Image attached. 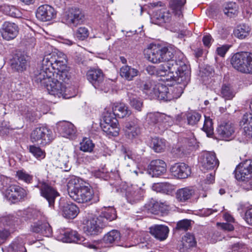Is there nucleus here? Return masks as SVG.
<instances>
[{
    "instance_id": "obj_1",
    "label": "nucleus",
    "mask_w": 252,
    "mask_h": 252,
    "mask_svg": "<svg viewBox=\"0 0 252 252\" xmlns=\"http://www.w3.org/2000/svg\"><path fill=\"white\" fill-rule=\"evenodd\" d=\"M21 215H26L25 218L30 221L31 231L40 233L45 236H50L52 230L46 218L43 213L35 209H29L27 211L20 212Z\"/></svg>"
},
{
    "instance_id": "obj_2",
    "label": "nucleus",
    "mask_w": 252,
    "mask_h": 252,
    "mask_svg": "<svg viewBox=\"0 0 252 252\" xmlns=\"http://www.w3.org/2000/svg\"><path fill=\"white\" fill-rule=\"evenodd\" d=\"M176 57V65L174 67V72L170 75V79L176 81L178 84L186 86L190 81V71L187 64L186 59L182 53H178Z\"/></svg>"
},
{
    "instance_id": "obj_3",
    "label": "nucleus",
    "mask_w": 252,
    "mask_h": 252,
    "mask_svg": "<svg viewBox=\"0 0 252 252\" xmlns=\"http://www.w3.org/2000/svg\"><path fill=\"white\" fill-rule=\"evenodd\" d=\"M146 121L155 133L161 134L174 124L172 118L164 113L150 112L147 114Z\"/></svg>"
},
{
    "instance_id": "obj_4",
    "label": "nucleus",
    "mask_w": 252,
    "mask_h": 252,
    "mask_svg": "<svg viewBox=\"0 0 252 252\" xmlns=\"http://www.w3.org/2000/svg\"><path fill=\"white\" fill-rule=\"evenodd\" d=\"M145 52L148 60L154 63L170 60L174 55L172 49L154 44H150Z\"/></svg>"
},
{
    "instance_id": "obj_5",
    "label": "nucleus",
    "mask_w": 252,
    "mask_h": 252,
    "mask_svg": "<svg viewBox=\"0 0 252 252\" xmlns=\"http://www.w3.org/2000/svg\"><path fill=\"white\" fill-rule=\"evenodd\" d=\"M234 172L236 179L242 181L243 188L247 190H252V160L240 163Z\"/></svg>"
},
{
    "instance_id": "obj_6",
    "label": "nucleus",
    "mask_w": 252,
    "mask_h": 252,
    "mask_svg": "<svg viewBox=\"0 0 252 252\" xmlns=\"http://www.w3.org/2000/svg\"><path fill=\"white\" fill-rule=\"evenodd\" d=\"M59 239L65 243H82L84 246L95 251H97L101 247L99 242L87 241L83 237H81L76 231L70 229L66 230L61 233Z\"/></svg>"
},
{
    "instance_id": "obj_7",
    "label": "nucleus",
    "mask_w": 252,
    "mask_h": 252,
    "mask_svg": "<svg viewBox=\"0 0 252 252\" xmlns=\"http://www.w3.org/2000/svg\"><path fill=\"white\" fill-rule=\"evenodd\" d=\"M87 78L95 89L101 92L107 93L111 89L110 84L104 81L103 73L99 69L89 70L87 73Z\"/></svg>"
},
{
    "instance_id": "obj_8",
    "label": "nucleus",
    "mask_w": 252,
    "mask_h": 252,
    "mask_svg": "<svg viewBox=\"0 0 252 252\" xmlns=\"http://www.w3.org/2000/svg\"><path fill=\"white\" fill-rule=\"evenodd\" d=\"M105 222L98 217L88 216L82 221V228L88 235H96L102 232Z\"/></svg>"
},
{
    "instance_id": "obj_9",
    "label": "nucleus",
    "mask_w": 252,
    "mask_h": 252,
    "mask_svg": "<svg viewBox=\"0 0 252 252\" xmlns=\"http://www.w3.org/2000/svg\"><path fill=\"white\" fill-rule=\"evenodd\" d=\"M30 138L32 142L44 146L49 144L53 139V132L47 126H38L32 131Z\"/></svg>"
},
{
    "instance_id": "obj_10",
    "label": "nucleus",
    "mask_w": 252,
    "mask_h": 252,
    "mask_svg": "<svg viewBox=\"0 0 252 252\" xmlns=\"http://www.w3.org/2000/svg\"><path fill=\"white\" fill-rule=\"evenodd\" d=\"M19 218L9 215L0 217V244L3 243L11 234L10 226L18 225Z\"/></svg>"
},
{
    "instance_id": "obj_11",
    "label": "nucleus",
    "mask_w": 252,
    "mask_h": 252,
    "mask_svg": "<svg viewBox=\"0 0 252 252\" xmlns=\"http://www.w3.org/2000/svg\"><path fill=\"white\" fill-rule=\"evenodd\" d=\"M28 193L26 189L15 185L8 186L3 192L4 197L13 203L24 201Z\"/></svg>"
},
{
    "instance_id": "obj_12",
    "label": "nucleus",
    "mask_w": 252,
    "mask_h": 252,
    "mask_svg": "<svg viewBox=\"0 0 252 252\" xmlns=\"http://www.w3.org/2000/svg\"><path fill=\"white\" fill-rule=\"evenodd\" d=\"M250 53L241 52L235 54L231 60V64L233 67L244 73H248V65H250Z\"/></svg>"
},
{
    "instance_id": "obj_13",
    "label": "nucleus",
    "mask_w": 252,
    "mask_h": 252,
    "mask_svg": "<svg viewBox=\"0 0 252 252\" xmlns=\"http://www.w3.org/2000/svg\"><path fill=\"white\" fill-rule=\"evenodd\" d=\"M64 81L60 80L59 78L56 76L53 77L49 81L47 84L44 86L46 88L48 93L58 97H63L68 98L70 96H67L65 94L66 87L64 84Z\"/></svg>"
},
{
    "instance_id": "obj_14",
    "label": "nucleus",
    "mask_w": 252,
    "mask_h": 252,
    "mask_svg": "<svg viewBox=\"0 0 252 252\" xmlns=\"http://www.w3.org/2000/svg\"><path fill=\"white\" fill-rule=\"evenodd\" d=\"M75 201L84 203L92 201L96 202L99 201V197L94 195L90 187L83 186L70 197Z\"/></svg>"
},
{
    "instance_id": "obj_15",
    "label": "nucleus",
    "mask_w": 252,
    "mask_h": 252,
    "mask_svg": "<svg viewBox=\"0 0 252 252\" xmlns=\"http://www.w3.org/2000/svg\"><path fill=\"white\" fill-rule=\"evenodd\" d=\"M167 61V63L160 64L156 69L155 67L150 66L147 68V70L151 75L155 74L158 76H166L165 80H170V75H171L175 71L174 67L176 65V59Z\"/></svg>"
},
{
    "instance_id": "obj_16",
    "label": "nucleus",
    "mask_w": 252,
    "mask_h": 252,
    "mask_svg": "<svg viewBox=\"0 0 252 252\" xmlns=\"http://www.w3.org/2000/svg\"><path fill=\"white\" fill-rule=\"evenodd\" d=\"M41 195L48 202L50 207H54L55 199L60 195L59 193L53 187L44 182H40L37 186Z\"/></svg>"
},
{
    "instance_id": "obj_17",
    "label": "nucleus",
    "mask_w": 252,
    "mask_h": 252,
    "mask_svg": "<svg viewBox=\"0 0 252 252\" xmlns=\"http://www.w3.org/2000/svg\"><path fill=\"white\" fill-rule=\"evenodd\" d=\"M144 190L137 185H132L126 189L125 198L128 203L134 204L143 199Z\"/></svg>"
},
{
    "instance_id": "obj_18",
    "label": "nucleus",
    "mask_w": 252,
    "mask_h": 252,
    "mask_svg": "<svg viewBox=\"0 0 252 252\" xmlns=\"http://www.w3.org/2000/svg\"><path fill=\"white\" fill-rule=\"evenodd\" d=\"M217 131L220 138L229 141L234 137L235 127L230 122H222L218 126Z\"/></svg>"
},
{
    "instance_id": "obj_19",
    "label": "nucleus",
    "mask_w": 252,
    "mask_h": 252,
    "mask_svg": "<svg viewBox=\"0 0 252 252\" xmlns=\"http://www.w3.org/2000/svg\"><path fill=\"white\" fill-rule=\"evenodd\" d=\"M172 18V14L169 9L165 7H158L153 13L152 20L155 24L161 25L170 23Z\"/></svg>"
},
{
    "instance_id": "obj_20",
    "label": "nucleus",
    "mask_w": 252,
    "mask_h": 252,
    "mask_svg": "<svg viewBox=\"0 0 252 252\" xmlns=\"http://www.w3.org/2000/svg\"><path fill=\"white\" fill-rule=\"evenodd\" d=\"M199 197L196 190L191 187H186L178 189L176 193V198L179 202H185L192 199L196 201Z\"/></svg>"
},
{
    "instance_id": "obj_21",
    "label": "nucleus",
    "mask_w": 252,
    "mask_h": 252,
    "mask_svg": "<svg viewBox=\"0 0 252 252\" xmlns=\"http://www.w3.org/2000/svg\"><path fill=\"white\" fill-rule=\"evenodd\" d=\"M200 159L201 166L204 170H214L219 166V161L214 152H205L201 156Z\"/></svg>"
},
{
    "instance_id": "obj_22",
    "label": "nucleus",
    "mask_w": 252,
    "mask_h": 252,
    "mask_svg": "<svg viewBox=\"0 0 252 252\" xmlns=\"http://www.w3.org/2000/svg\"><path fill=\"white\" fill-rule=\"evenodd\" d=\"M84 16L80 9L71 8L66 12L64 20L70 26H76L83 22Z\"/></svg>"
},
{
    "instance_id": "obj_23",
    "label": "nucleus",
    "mask_w": 252,
    "mask_h": 252,
    "mask_svg": "<svg viewBox=\"0 0 252 252\" xmlns=\"http://www.w3.org/2000/svg\"><path fill=\"white\" fill-rule=\"evenodd\" d=\"M52 68L55 76L64 82L68 80L69 75L67 67L63 61L57 59V56L56 61L53 62Z\"/></svg>"
},
{
    "instance_id": "obj_24",
    "label": "nucleus",
    "mask_w": 252,
    "mask_h": 252,
    "mask_svg": "<svg viewBox=\"0 0 252 252\" xmlns=\"http://www.w3.org/2000/svg\"><path fill=\"white\" fill-rule=\"evenodd\" d=\"M55 74L53 71L37 67L33 72V80L34 82L41 86H45L49 82Z\"/></svg>"
},
{
    "instance_id": "obj_25",
    "label": "nucleus",
    "mask_w": 252,
    "mask_h": 252,
    "mask_svg": "<svg viewBox=\"0 0 252 252\" xmlns=\"http://www.w3.org/2000/svg\"><path fill=\"white\" fill-rule=\"evenodd\" d=\"M0 32L3 38L10 40L17 36L19 32V28L14 23L5 22L2 25Z\"/></svg>"
},
{
    "instance_id": "obj_26",
    "label": "nucleus",
    "mask_w": 252,
    "mask_h": 252,
    "mask_svg": "<svg viewBox=\"0 0 252 252\" xmlns=\"http://www.w3.org/2000/svg\"><path fill=\"white\" fill-rule=\"evenodd\" d=\"M28 57L21 53H17L14 55L11 60L12 68L15 70L22 72L25 70L28 64Z\"/></svg>"
},
{
    "instance_id": "obj_27",
    "label": "nucleus",
    "mask_w": 252,
    "mask_h": 252,
    "mask_svg": "<svg viewBox=\"0 0 252 252\" xmlns=\"http://www.w3.org/2000/svg\"><path fill=\"white\" fill-rule=\"evenodd\" d=\"M171 89L172 88H170L169 90L165 85L161 83H158L155 85L154 87L153 88V96L152 98H155L164 101H170L172 99V97L169 92Z\"/></svg>"
},
{
    "instance_id": "obj_28",
    "label": "nucleus",
    "mask_w": 252,
    "mask_h": 252,
    "mask_svg": "<svg viewBox=\"0 0 252 252\" xmlns=\"http://www.w3.org/2000/svg\"><path fill=\"white\" fill-rule=\"evenodd\" d=\"M56 12L53 7L48 4L40 6L37 9L36 18L40 21L46 22L56 17Z\"/></svg>"
},
{
    "instance_id": "obj_29",
    "label": "nucleus",
    "mask_w": 252,
    "mask_h": 252,
    "mask_svg": "<svg viewBox=\"0 0 252 252\" xmlns=\"http://www.w3.org/2000/svg\"><path fill=\"white\" fill-rule=\"evenodd\" d=\"M166 163L161 159L152 160L149 166L148 172L153 177H158L166 172Z\"/></svg>"
},
{
    "instance_id": "obj_30",
    "label": "nucleus",
    "mask_w": 252,
    "mask_h": 252,
    "mask_svg": "<svg viewBox=\"0 0 252 252\" xmlns=\"http://www.w3.org/2000/svg\"><path fill=\"white\" fill-rule=\"evenodd\" d=\"M170 171L175 177L184 179L187 178L190 174L189 167L184 163H177L172 165Z\"/></svg>"
},
{
    "instance_id": "obj_31",
    "label": "nucleus",
    "mask_w": 252,
    "mask_h": 252,
    "mask_svg": "<svg viewBox=\"0 0 252 252\" xmlns=\"http://www.w3.org/2000/svg\"><path fill=\"white\" fill-rule=\"evenodd\" d=\"M125 134L129 139L136 138L141 133L140 128L137 120L129 121L125 124Z\"/></svg>"
},
{
    "instance_id": "obj_32",
    "label": "nucleus",
    "mask_w": 252,
    "mask_h": 252,
    "mask_svg": "<svg viewBox=\"0 0 252 252\" xmlns=\"http://www.w3.org/2000/svg\"><path fill=\"white\" fill-rule=\"evenodd\" d=\"M57 129L59 132L64 137L73 136L76 132L74 126L68 122H62L58 123Z\"/></svg>"
},
{
    "instance_id": "obj_33",
    "label": "nucleus",
    "mask_w": 252,
    "mask_h": 252,
    "mask_svg": "<svg viewBox=\"0 0 252 252\" xmlns=\"http://www.w3.org/2000/svg\"><path fill=\"white\" fill-rule=\"evenodd\" d=\"M240 126L246 137L252 139V113L244 115L240 122Z\"/></svg>"
},
{
    "instance_id": "obj_34",
    "label": "nucleus",
    "mask_w": 252,
    "mask_h": 252,
    "mask_svg": "<svg viewBox=\"0 0 252 252\" xmlns=\"http://www.w3.org/2000/svg\"><path fill=\"white\" fill-rule=\"evenodd\" d=\"M25 243L23 238L17 237L8 247L2 249L3 252H27Z\"/></svg>"
},
{
    "instance_id": "obj_35",
    "label": "nucleus",
    "mask_w": 252,
    "mask_h": 252,
    "mask_svg": "<svg viewBox=\"0 0 252 252\" xmlns=\"http://www.w3.org/2000/svg\"><path fill=\"white\" fill-rule=\"evenodd\" d=\"M150 232L157 239L162 241L167 237L169 229L164 225H155L150 228Z\"/></svg>"
},
{
    "instance_id": "obj_36",
    "label": "nucleus",
    "mask_w": 252,
    "mask_h": 252,
    "mask_svg": "<svg viewBox=\"0 0 252 252\" xmlns=\"http://www.w3.org/2000/svg\"><path fill=\"white\" fill-rule=\"evenodd\" d=\"M121 239V234L119 231L116 230H112L108 232L103 237V239L100 241H98L100 243L101 247L99 249H100L103 246V243L106 245L111 244H117ZM98 250V249L97 250Z\"/></svg>"
},
{
    "instance_id": "obj_37",
    "label": "nucleus",
    "mask_w": 252,
    "mask_h": 252,
    "mask_svg": "<svg viewBox=\"0 0 252 252\" xmlns=\"http://www.w3.org/2000/svg\"><path fill=\"white\" fill-rule=\"evenodd\" d=\"M112 109V112L120 118L128 117L131 114V111L128 106L124 103H114Z\"/></svg>"
},
{
    "instance_id": "obj_38",
    "label": "nucleus",
    "mask_w": 252,
    "mask_h": 252,
    "mask_svg": "<svg viewBox=\"0 0 252 252\" xmlns=\"http://www.w3.org/2000/svg\"><path fill=\"white\" fill-rule=\"evenodd\" d=\"M127 96L130 105L135 109L140 111L143 106V102L141 99L138 97V92L133 90H130L127 92Z\"/></svg>"
},
{
    "instance_id": "obj_39",
    "label": "nucleus",
    "mask_w": 252,
    "mask_h": 252,
    "mask_svg": "<svg viewBox=\"0 0 252 252\" xmlns=\"http://www.w3.org/2000/svg\"><path fill=\"white\" fill-rule=\"evenodd\" d=\"M139 71L128 65L123 66L120 69V75L127 81H131L138 74Z\"/></svg>"
},
{
    "instance_id": "obj_40",
    "label": "nucleus",
    "mask_w": 252,
    "mask_h": 252,
    "mask_svg": "<svg viewBox=\"0 0 252 252\" xmlns=\"http://www.w3.org/2000/svg\"><path fill=\"white\" fill-rule=\"evenodd\" d=\"M56 61V54L55 52L48 54L44 56L41 63L38 65V67L42 68L47 71H53V64L54 62Z\"/></svg>"
},
{
    "instance_id": "obj_41",
    "label": "nucleus",
    "mask_w": 252,
    "mask_h": 252,
    "mask_svg": "<svg viewBox=\"0 0 252 252\" xmlns=\"http://www.w3.org/2000/svg\"><path fill=\"white\" fill-rule=\"evenodd\" d=\"M186 0H171L169 7L172 10L175 17L180 18L183 16L182 11Z\"/></svg>"
},
{
    "instance_id": "obj_42",
    "label": "nucleus",
    "mask_w": 252,
    "mask_h": 252,
    "mask_svg": "<svg viewBox=\"0 0 252 252\" xmlns=\"http://www.w3.org/2000/svg\"><path fill=\"white\" fill-rule=\"evenodd\" d=\"M82 181L76 177H72L67 183V191L68 194L71 197L73 193H75L82 187H83Z\"/></svg>"
},
{
    "instance_id": "obj_43",
    "label": "nucleus",
    "mask_w": 252,
    "mask_h": 252,
    "mask_svg": "<svg viewBox=\"0 0 252 252\" xmlns=\"http://www.w3.org/2000/svg\"><path fill=\"white\" fill-rule=\"evenodd\" d=\"M196 244L194 236L190 233H187L183 238L180 248L181 252H186Z\"/></svg>"
},
{
    "instance_id": "obj_44",
    "label": "nucleus",
    "mask_w": 252,
    "mask_h": 252,
    "mask_svg": "<svg viewBox=\"0 0 252 252\" xmlns=\"http://www.w3.org/2000/svg\"><path fill=\"white\" fill-rule=\"evenodd\" d=\"M62 212L64 217L73 219L77 216L79 213V208L73 203L66 204L63 207Z\"/></svg>"
},
{
    "instance_id": "obj_45",
    "label": "nucleus",
    "mask_w": 252,
    "mask_h": 252,
    "mask_svg": "<svg viewBox=\"0 0 252 252\" xmlns=\"http://www.w3.org/2000/svg\"><path fill=\"white\" fill-rule=\"evenodd\" d=\"M117 218L116 212L115 209L112 207H105L101 211L98 218L100 220H103V222H106L104 220H108L109 221H112L116 219Z\"/></svg>"
},
{
    "instance_id": "obj_46",
    "label": "nucleus",
    "mask_w": 252,
    "mask_h": 252,
    "mask_svg": "<svg viewBox=\"0 0 252 252\" xmlns=\"http://www.w3.org/2000/svg\"><path fill=\"white\" fill-rule=\"evenodd\" d=\"M118 124V121L116 119V116L110 109L105 108L103 112V122L101 123V126Z\"/></svg>"
},
{
    "instance_id": "obj_47",
    "label": "nucleus",
    "mask_w": 252,
    "mask_h": 252,
    "mask_svg": "<svg viewBox=\"0 0 252 252\" xmlns=\"http://www.w3.org/2000/svg\"><path fill=\"white\" fill-rule=\"evenodd\" d=\"M57 165L64 171H68L71 168L68 156L64 152L60 154L57 160Z\"/></svg>"
},
{
    "instance_id": "obj_48",
    "label": "nucleus",
    "mask_w": 252,
    "mask_h": 252,
    "mask_svg": "<svg viewBox=\"0 0 252 252\" xmlns=\"http://www.w3.org/2000/svg\"><path fill=\"white\" fill-rule=\"evenodd\" d=\"M251 29L248 25H240L234 30V34L237 38L243 39L247 37L250 34Z\"/></svg>"
},
{
    "instance_id": "obj_49",
    "label": "nucleus",
    "mask_w": 252,
    "mask_h": 252,
    "mask_svg": "<svg viewBox=\"0 0 252 252\" xmlns=\"http://www.w3.org/2000/svg\"><path fill=\"white\" fill-rule=\"evenodd\" d=\"M235 92L229 84H223L221 86L220 95L225 100H231L235 96Z\"/></svg>"
},
{
    "instance_id": "obj_50",
    "label": "nucleus",
    "mask_w": 252,
    "mask_h": 252,
    "mask_svg": "<svg viewBox=\"0 0 252 252\" xmlns=\"http://www.w3.org/2000/svg\"><path fill=\"white\" fill-rule=\"evenodd\" d=\"M222 10L225 15L232 17L237 14L238 6L235 2H229L223 4Z\"/></svg>"
},
{
    "instance_id": "obj_51",
    "label": "nucleus",
    "mask_w": 252,
    "mask_h": 252,
    "mask_svg": "<svg viewBox=\"0 0 252 252\" xmlns=\"http://www.w3.org/2000/svg\"><path fill=\"white\" fill-rule=\"evenodd\" d=\"M151 145L154 150L157 153L163 152L166 147V141L161 138L154 137L152 139Z\"/></svg>"
},
{
    "instance_id": "obj_52",
    "label": "nucleus",
    "mask_w": 252,
    "mask_h": 252,
    "mask_svg": "<svg viewBox=\"0 0 252 252\" xmlns=\"http://www.w3.org/2000/svg\"><path fill=\"white\" fill-rule=\"evenodd\" d=\"M101 126L103 131L108 135L117 136L119 134L120 128L118 124H115V125H108Z\"/></svg>"
},
{
    "instance_id": "obj_53",
    "label": "nucleus",
    "mask_w": 252,
    "mask_h": 252,
    "mask_svg": "<svg viewBox=\"0 0 252 252\" xmlns=\"http://www.w3.org/2000/svg\"><path fill=\"white\" fill-rule=\"evenodd\" d=\"M94 147L92 141L88 138H83L80 143V150L85 152H91Z\"/></svg>"
},
{
    "instance_id": "obj_54",
    "label": "nucleus",
    "mask_w": 252,
    "mask_h": 252,
    "mask_svg": "<svg viewBox=\"0 0 252 252\" xmlns=\"http://www.w3.org/2000/svg\"><path fill=\"white\" fill-rule=\"evenodd\" d=\"M188 124L191 126H194L197 124L200 120L201 115L196 112H189L186 114Z\"/></svg>"
},
{
    "instance_id": "obj_55",
    "label": "nucleus",
    "mask_w": 252,
    "mask_h": 252,
    "mask_svg": "<svg viewBox=\"0 0 252 252\" xmlns=\"http://www.w3.org/2000/svg\"><path fill=\"white\" fill-rule=\"evenodd\" d=\"M3 10L5 14L12 17L20 18L22 16L20 10L14 6H5Z\"/></svg>"
},
{
    "instance_id": "obj_56",
    "label": "nucleus",
    "mask_w": 252,
    "mask_h": 252,
    "mask_svg": "<svg viewBox=\"0 0 252 252\" xmlns=\"http://www.w3.org/2000/svg\"><path fill=\"white\" fill-rule=\"evenodd\" d=\"M16 177L19 180L28 184L31 183L33 179V176L24 170H18L16 172Z\"/></svg>"
},
{
    "instance_id": "obj_57",
    "label": "nucleus",
    "mask_w": 252,
    "mask_h": 252,
    "mask_svg": "<svg viewBox=\"0 0 252 252\" xmlns=\"http://www.w3.org/2000/svg\"><path fill=\"white\" fill-rule=\"evenodd\" d=\"M203 130L205 132L208 136H210L214 133V128L212 120L209 117H205Z\"/></svg>"
},
{
    "instance_id": "obj_58",
    "label": "nucleus",
    "mask_w": 252,
    "mask_h": 252,
    "mask_svg": "<svg viewBox=\"0 0 252 252\" xmlns=\"http://www.w3.org/2000/svg\"><path fill=\"white\" fill-rule=\"evenodd\" d=\"M29 150L33 156L37 159H43L45 157V153L41 149L34 145H31L29 147Z\"/></svg>"
},
{
    "instance_id": "obj_59",
    "label": "nucleus",
    "mask_w": 252,
    "mask_h": 252,
    "mask_svg": "<svg viewBox=\"0 0 252 252\" xmlns=\"http://www.w3.org/2000/svg\"><path fill=\"white\" fill-rule=\"evenodd\" d=\"M191 220H183L179 221L175 227V229L179 231H187L190 226Z\"/></svg>"
},
{
    "instance_id": "obj_60",
    "label": "nucleus",
    "mask_w": 252,
    "mask_h": 252,
    "mask_svg": "<svg viewBox=\"0 0 252 252\" xmlns=\"http://www.w3.org/2000/svg\"><path fill=\"white\" fill-rule=\"evenodd\" d=\"M75 35L79 40H83L88 37L89 31L85 27H80L76 31Z\"/></svg>"
},
{
    "instance_id": "obj_61",
    "label": "nucleus",
    "mask_w": 252,
    "mask_h": 252,
    "mask_svg": "<svg viewBox=\"0 0 252 252\" xmlns=\"http://www.w3.org/2000/svg\"><path fill=\"white\" fill-rule=\"evenodd\" d=\"M217 32L220 38H225L229 35L230 29L228 27H226L223 25H220L218 27Z\"/></svg>"
},
{
    "instance_id": "obj_62",
    "label": "nucleus",
    "mask_w": 252,
    "mask_h": 252,
    "mask_svg": "<svg viewBox=\"0 0 252 252\" xmlns=\"http://www.w3.org/2000/svg\"><path fill=\"white\" fill-rule=\"evenodd\" d=\"M153 87H154V86L152 83L149 81L145 83L142 87V88L143 92L152 98V97L153 96Z\"/></svg>"
},
{
    "instance_id": "obj_63",
    "label": "nucleus",
    "mask_w": 252,
    "mask_h": 252,
    "mask_svg": "<svg viewBox=\"0 0 252 252\" xmlns=\"http://www.w3.org/2000/svg\"><path fill=\"white\" fill-rule=\"evenodd\" d=\"M93 174L96 178L103 179L104 180H107L108 177V172L104 168L94 171Z\"/></svg>"
},
{
    "instance_id": "obj_64",
    "label": "nucleus",
    "mask_w": 252,
    "mask_h": 252,
    "mask_svg": "<svg viewBox=\"0 0 252 252\" xmlns=\"http://www.w3.org/2000/svg\"><path fill=\"white\" fill-rule=\"evenodd\" d=\"M10 129L9 124L7 122L3 121L0 124V134L4 135L9 133Z\"/></svg>"
}]
</instances>
